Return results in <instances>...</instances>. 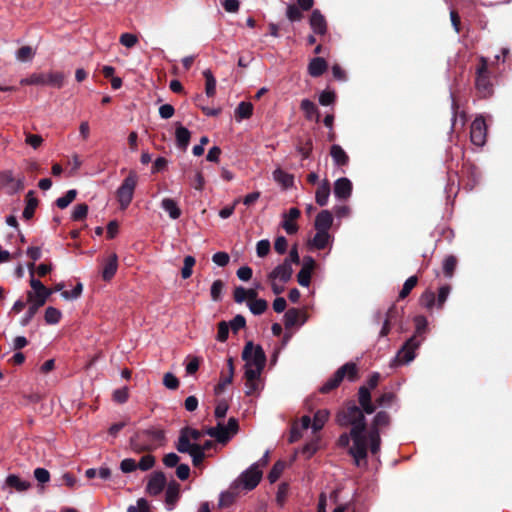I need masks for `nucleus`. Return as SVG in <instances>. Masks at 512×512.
<instances>
[{
  "label": "nucleus",
  "instance_id": "46",
  "mask_svg": "<svg viewBox=\"0 0 512 512\" xmlns=\"http://www.w3.org/2000/svg\"><path fill=\"white\" fill-rule=\"evenodd\" d=\"M420 304L427 308L432 309L435 305L437 306L435 293L431 290H426L419 299Z\"/></svg>",
  "mask_w": 512,
  "mask_h": 512
},
{
  "label": "nucleus",
  "instance_id": "2",
  "mask_svg": "<svg viewBox=\"0 0 512 512\" xmlns=\"http://www.w3.org/2000/svg\"><path fill=\"white\" fill-rule=\"evenodd\" d=\"M166 437L163 429L150 427L138 430L130 438V447L136 453L151 452L165 444Z\"/></svg>",
  "mask_w": 512,
  "mask_h": 512
},
{
  "label": "nucleus",
  "instance_id": "28",
  "mask_svg": "<svg viewBox=\"0 0 512 512\" xmlns=\"http://www.w3.org/2000/svg\"><path fill=\"white\" fill-rule=\"evenodd\" d=\"M205 433L212 438H215L217 442L225 444L229 441V435L224 430V424L219 422L215 427H209L205 430Z\"/></svg>",
  "mask_w": 512,
  "mask_h": 512
},
{
  "label": "nucleus",
  "instance_id": "9",
  "mask_svg": "<svg viewBox=\"0 0 512 512\" xmlns=\"http://www.w3.org/2000/svg\"><path fill=\"white\" fill-rule=\"evenodd\" d=\"M422 339H416L411 336L397 352L393 363L394 365L408 364L415 358V351L419 348Z\"/></svg>",
  "mask_w": 512,
  "mask_h": 512
},
{
  "label": "nucleus",
  "instance_id": "44",
  "mask_svg": "<svg viewBox=\"0 0 512 512\" xmlns=\"http://www.w3.org/2000/svg\"><path fill=\"white\" fill-rule=\"evenodd\" d=\"M418 283V278L417 276H411L409 277L403 284V287L401 289V291L399 292V295H398V300H403L405 299L409 294L410 292L412 291V289L417 285Z\"/></svg>",
  "mask_w": 512,
  "mask_h": 512
},
{
  "label": "nucleus",
  "instance_id": "58",
  "mask_svg": "<svg viewBox=\"0 0 512 512\" xmlns=\"http://www.w3.org/2000/svg\"><path fill=\"white\" fill-rule=\"evenodd\" d=\"M286 16L291 22L300 21L303 18L302 12L295 4L288 5Z\"/></svg>",
  "mask_w": 512,
  "mask_h": 512
},
{
  "label": "nucleus",
  "instance_id": "63",
  "mask_svg": "<svg viewBox=\"0 0 512 512\" xmlns=\"http://www.w3.org/2000/svg\"><path fill=\"white\" fill-rule=\"evenodd\" d=\"M34 52L30 46H22L17 51V59L23 62L33 58Z\"/></svg>",
  "mask_w": 512,
  "mask_h": 512
},
{
  "label": "nucleus",
  "instance_id": "5",
  "mask_svg": "<svg viewBox=\"0 0 512 512\" xmlns=\"http://www.w3.org/2000/svg\"><path fill=\"white\" fill-rule=\"evenodd\" d=\"M345 377L349 381H355L358 378V368L355 363L347 362L339 367L335 373L320 387L319 391L322 394L330 393L339 387Z\"/></svg>",
  "mask_w": 512,
  "mask_h": 512
},
{
  "label": "nucleus",
  "instance_id": "47",
  "mask_svg": "<svg viewBox=\"0 0 512 512\" xmlns=\"http://www.w3.org/2000/svg\"><path fill=\"white\" fill-rule=\"evenodd\" d=\"M285 466H286L285 462H283L281 460L277 461L273 465V467L271 468V470L268 474V480L270 483H274L280 478L281 474L283 473V471L285 469Z\"/></svg>",
  "mask_w": 512,
  "mask_h": 512
},
{
  "label": "nucleus",
  "instance_id": "48",
  "mask_svg": "<svg viewBox=\"0 0 512 512\" xmlns=\"http://www.w3.org/2000/svg\"><path fill=\"white\" fill-rule=\"evenodd\" d=\"M456 266L457 258L453 255L447 256L443 262V272L445 276L451 278L454 274Z\"/></svg>",
  "mask_w": 512,
  "mask_h": 512
},
{
  "label": "nucleus",
  "instance_id": "13",
  "mask_svg": "<svg viewBox=\"0 0 512 512\" xmlns=\"http://www.w3.org/2000/svg\"><path fill=\"white\" fill-rule=\"evenodd\" d=\"M167 485V479L162 471H155L150 475L146 492L151 496L159 495Z\"/></svg>",
  "mask_w": 512,
  "mask_h": 512
},
{
  "label": "nucleus",
  "instance_id": "30",
  "mask_svg": "<svg viewBox=\"0 0 512 512\" xmlns=\"http://www.w3.org/2000/svg\"><path fill=\"white\" fill-rule=\"evenodd\" d=\"M330 195V183L325 179L317 188L315 193V200L319 206H325L328 202Z\"/></svg>",
  "mask_w": 512,
  "mask_h": 512
},
{
  "label": "nucleus",
  "instance_id": "35",
  "mask_svg": "<svg viewBox=\"0 0 512 512\" xmlns=\"http://www.w3.org/2000/svg\"><path fill=\"white\" fill-rule=\"evenodd\" d=\"M253 114V104L251 102L242 101L235 109V119L241 121L249 119Z\"/></svg>",
  "mask_w": 512,
  "mask_h": 512
},
{
  "label": "nucleus",
  "instance_id": "29",
  "mask_svg": "<svg viewBox=\"0 0 512 512\" xmlns=\"http://www.w3.org/2000/svg\"><path fill=\"white\" fill-rule=\"evenodd\" d=\"M330 155L337 166H345L349 162L347 153L338 144H333L331 146Z\"/></svg>",
  "mask_w": 512,
  "mask_h": 512
},
{
  "label": "nucleus",
  "instance_id": "18",
  "mask_svg": "<svg viewBox=\"0 0 512 512\" xmlns=\"http://www.w3.org/2000/svg\"><path fill=\"white\" fill-rule=\"evenodd\" d=\"M309 24L315 34L321 36L326 34L327 22L325 17L318 9L313 10V12L311 13Z\"/></svg>",
  "mask_w": 512,
  "mask_h": 512
},
{
  "label": "nucleus",
  "instance_id": "49",
  "mask_svg": "<svg viewBox=\"0 0 512 512\" xmlns=\"http://www.w3.org/2000/svg\"><path fill=\"white\" fill-rule=\"evenodd\" d=\"M195 263H196V260L193 256H191V255L185 256L184 261H183L184 265L181 270V276L183 279H188L189 277H191Z\"/></svg>",
  "mask_w": 512,
  "mask_h": 512
},
{
  "label": "nucleus",
  "instance_id": "38",
  "mask_svg": "<svg viewBox=\"0 0 512 512\" xmlns=\"http://www.w3.org/2000/svg\"><path fill=\"white\" fill-rule=\"evenodd\" d=\"M64 78L62 72H50L46 74V85L61 88L64 85Z\"/></svg>",
  "mask_w": 512,
  "mask_h": 512
},
{
  "label": "nucleus",
  "instance_id": "50",
  "mask_svg": "<svg viewBox=\"0 0 512 512\" xmlns=\"http://www.w3.org/2000/svg\"><path fill=\"white\" fill-rule=\"evenodd\" d=\"M22 85H46V74L33 73L28 78L21 80Z\"/></svg>",
  "mask_w": 512,
  "mask_h": 512
},
{
  "label": "nucleus",
  "instance_id": "56",
  "mask_svg": "<svg viewBox=\"0 0 512 512\" xmlns=\"http://www.w3.org/2000/svg\"><path fill=\"white\" fill-rule=\"evenodd\" d=\"M88 213V205L85 203L77 204L74 207L71 218L74 221H81L86 218Z\"/></svg>",
  "mask_w": 512,
  "mask_h": 512
},
{
  "label": "nucleus",
  "instance_id": "55",
  "mask_svg": "<svg viewBox=\"0 0 512 512\" xmlns=\"http://www.w3.org/2000/svg\"><path fill=\"white\" fill-rule=\"evenodd\" d=\"M400 318L401 311L396 307L395 304H393L386 312L385 321L393 325H396L400 321Z\"/></svg>",
  "mask_w": 512,
  "mask_h": 512
},
{
  "label": "nucleus",
  "instance_id": "25",
  "mask_svg": "<svg viewBox=\"0 0 512 512\" xmlns=\"http://www.w3.org/2000/svg\"><path fill=\"white\" fill-rule=\"evenodd\" d=\"M300 109L304 112L307 120H315L316 122H319L320 113L314 102L309 99H303L300 104Z\"/></svg>",
  "mask_w": 512,
  "mask_h": 512
},
{
  "label": "nucleus",
  "instance_id": "61",
  "mask_svg": "<svg viewBox=\"0 0 512 512\" xmlns=\"http://www.w3.org/2000/svg\"><path fill=\"white\" fill-rule=\"evenodd\" d=\"M155 465V457L151 454L141 457L137 467L142 471L150 470Z\"/></svg>",
  "mask_w": 512,
  "mask_h": 512
},
{
  "label": "nucleus",
  "instance_id": "34",
  "mask_svg": "<svg viewBox=\"0 0 512 512\" xmlns=\"http://www.w3.org/2000/svg\"><path fill=\"white\" fill-rule=\"evenodd\" d=\"M330 240V234L327 231H317L315 236L309 240V245L322 250L325 249Z\"/></svg>",
  "mask_w": 512,
  "mask_h": 512
},
{
  "label": "nucleus",
  "instance_id": "51",
  "mask_svg": "<svg viewBox=\"0 0 512 512\" xmlns=\"http://www.w3.org/2000/svg\"><path fill=\"white\" fill-rule=\"evenodd\" d=\"M264 368L254 367L249 364H245V379L248 382L257 381Z\"/></svg>",
  "mask_w": 512,
  "mask_h": 512
},
{
  "label": "nucleus",
  "instance_id": "15",
  "mask_svg": "<svg viewBox=\"0 0 512 512\" xmlns=\"http://www.w3.org/2000/svg\"><path fill=\"white\" fill-rule=\"evenodd\" d=\"M293 274L292 265L289 264V260H284L283 263L276 266L269 274V281L280 280L282 283H287L291 280Z\"/></svg>",
  "mask_w": 512,
  "mask_h": 512
},
{
  "label": "nucleus",
  "instance_id": "45",
  "mask_svg": "<svg viewBox=\"0 0 512 512\" xmlns=\"http://www.w3.org/2000/svg\"><path fill=\"white\" fill-rule=\"evenodd\" d=\"M76 196L77 191L75 189L68 190L64 196L56 200L57 207L60 209L67 208L75 200Z\"/></svg>",
  "mask_w": 512,
  "mask_h": 512
},
{
  "label": "nucleus",
  "instance_id": "17",
  "mask_svg": "<svg viewBox=\"0 0 512 512\" xmlns=\"http://www.w3.org/2000/svg\"><path fill=\"white\" fill-rule=\"evenodd\" d=\"M352 188V182L348 178H339L334 183V195L340 200H347L352 194Z\"/></svg>",
  "mask_w": 512,
  "mask_h": 512
},
{
  "label": "nucleus",
  "instance_id": "27",
  "mask_svg": "<svg viewBox=\"0 0 512 512\" xmlns=\"http://www.w3.org/2000/svg\"><path fill=\"white\" fill-rule=\"evenodd\" d=\"M30 486V482L22 480L15 474H10L6 477L3 488L9 487L15 489L18 492H23L28 490Z\"/></svg>",
  "mask_w": 512,
  "mask_h": 512
},
{
  "label": "nucleus",
  "instance_id": "64",
  "mask_svg": "<svg viewBox=\"0 0 512 512\" xmlns=\"http://www.w3.org/2000/svg\"><path fill=\"white\" fill-rule=\"evenodd\" d=\"M336 100V94L334 91H323L319 96V103L322 106L332 105Z\"/></svg>",
  "mask_w": 512,
  "mask_h": 512
},
{
  "label": "nucleus",
  "instance_id": "37",
  "mask_svg": "<svg viewBox=\"0 0 512 512\" xmlns=\"http://www.w3.org/2000/svg\"><path fill=\"white\" fill-rule=\"evenodd\" d=\"M273 178L276 182L280 183L284 188H289L294 183L293 175L278 168L273 172Z\"/></svg>",
  "mask_w": 512,
  "mask_h": 512
},
{
  "label": "nucleus",
  "instance_id": "57",
  "mask_svg": "<svg viewBox=\"0 0 512 512\" xmlns=\"http://www.w3.org/2000/svg\"><path fill=\"white\" fill-rule=\"evenodd\" d=\"M396 399L393 392H385L376 398V404L381 407H390Z\"/></svg>",
  "mask_w": 512,
  "mask_h": 512
},
{
  "label": "nucleus",
  "instance_id": "31",
  "mask_svg": "<svg viewBox=\"0 0 512 512\" xmlns=\"http://www.w3.org/2000/svg\"><path fill=\"white\" fill-rule=\"evenodd\" d=\"M296 150L301 154L303 159H308L311 156L313 150V141L311 137L303 139L302 137L297 138Z\"/></svg>",
  "mask_w": 512,
  "mask_h": 512
},
{
  "label": "nucleus",
  "instance_id": "59",
  "mask_svg": "<svg viewBox=\"0 0 512 512\" xmlns=\"http://www.w3.org/2000/svg\"><path fill=\"white\" fill-rule=\"evenodd\" d=\"M451 291L450 285H443L439 288L438 296H437V308L442 309L445 301L447 300L449 293Z\"/></svg>",
  "mask_w": 512,
  "mask_h": 512
},
{
  "label": "nucleus",
  "instance_id": "8",
  "mask_svg": "<svg viewBox=\"0 0 512 512\" xmlns=\"http://www.w3.org/2000/svg\"><path fill=\"white\" fill-rule=\"evenodd\" d=\"M242 359L245 364L254 367L264 368L266 365V354L260 345H254L252 341H248L242 351Z\"/></svg>",
  "mask_w": 512,
  "mask_h": 512
},
{
  "label": "nucleus",
  "instance_id": "23",
  "mask_svg": "<svg viewBox=\"0 0 512 512\" xmlns=\"http://www.w3.org/2000/svg\"><path fill=\"white\" fill-rule=\"evenodd\" d=\"M118 269V257L115 253L111 254L105 261L101 276L104 281H110Z\"/></svg>",
  "mask_w": 512,
  "mask_h": 512
},
{
  "label": "nucleus",
  "instance_id": "60",
  "mask_svg": "<svg viewBox=\"0 0 512 512\" xmlns=\"http://www.w3.org/2000/svg\"><path fill=\"white\" fill-rule=\"evenodd\" d=\"M163 384L168 389L176 390L179 387L180 383L178 378L174 374L167 372L164 374Z\"/></svg>",
  "mask_w": 512,
  "mask_h": 512
},
{
  "label": "nucleus",
  "instance_id": "7",
  "mask_svg": "<svg viewBox=\"0 0 512 512\" xmlns=\"http://www.w3.org/2000/svg\"><path fill=\"white\" fill-rule=\"evenodd\" d=\"M138 181V174L134 170H130L128 176L123 180L122 184L116 191L117 200L120 209L125 210L133 199L134 191Z\"/></svg>",
  "mask_w": 512,
  "mask_h": 512
},
{
  "label": "nucleus",
  "instance_id": "62",
  "mask_svg": "<svg viewBox=\"0 0 512 512\" xmlns=\"http://www.w3.org/2000/svg\"><path fill=\"white\" fill-rule=\"evenodd\" d=\"M119 42L127 48H132L137 44L138 38L135 34L123 33L120 36Z\"/></svg>",
  "mask_w": 512,
  "mask_h": 512
},
{
  "label": "nucleus",
  "instance_id": "1",
  "mask_svg": "<svg viewBox=\"0 0 512 512\" xmlns=\"http://www.w3.org/2000/svg\"><path fill=\"white\" fill-rule=\"evenodd\" d=\"M28 268L31 274L30 286L32 291L27 292V302L30 306L21 319L22 326H27L31 322L39 308L46 303L48 297L52 294V290L46 288L40 280L34 278V263L28 264Z\"/></svg>",
  "mask_w": 512,
  "mask_h": 512
},
{
  "label": "nucleus",
  "instance_id": "39",
  "mask_svg": "<svg viewBox=\"0 0 512 512\" xmlns=\"http://www.w3.org/2000/svg\"><path fill=\"white\" fill-rule=\"evenodd\" d=\"M247 305H248L251 313L254 315H261L268 308V303L265 299H257L254 301H248Z\"/></svg>",
  "mask_w": 512,
  "mask_h": 512
},
{
  "label": "nucleus",
  "instance_id": "6",
  "mask_svg": "<svg viewBox=\"0 0 512 512\" xmlns=\"http://www.w3.org/2000/svg\"><path fill=\"white\" fill-rule=\"evenodd\" d=\"M475 88L480 98L486 99L493 94L487 58L480 56L475 71Z\"/></svg>",
  "mask_w": 512,
  "mask_h": 512
},
{
  "label": "nucleus",
  "instance_id": "33",
  "mask_svg": "<svg viewBox=\"0 0 512 512\" xmlns=\"http://www.w3.org/2000/svg\"><path fill=\"white\" fill-rule=\"evenodd\" d=\"M330 412L327 409H320L316 411L313 417L312 429L314 433L322 430L325 423L328 421Z\"/></svg>",
  "mask_w": 512,
  "mask_h": 512
},
{
  "label": "nucleus",
  "instance_id": "22",
  "mask_svg": "<svg viewBox=\"0 0 512 512\" xmlns=\"http://www.w3.org/2000/svg\"><path fill=\"white\" fill-rule=\"evenodd\" d=\"M333 224V216L329 210H322L315 218L314 227L317 231H329Z\"/></svg>",
  "mask_w": 512,
  "mask_h": 512
},
{
  "label": "nucleus",
  "instance_id": "12",
  "mask_svg": "<svg viewBox=\"0 0 512 512\" xmlns=\"http://www.w3.org/2000/svg\"><path fill=\"white\" fill-rule=\"evenodd\" d=\"M487 126L482 116L476 117L471 124L470 139L476 146H483L486 143Z\"/></svg>",
  "mask_w": 512,
  "mask_h": 512
},
{
  "label": "nucleus",
  "instance_id": "43",
  "mask_svg": "<svg viewBox=\"0 0 512 512\" xmlns=\"http://www.w3.org/2000/svg\"><path fill=\"white\" fill-rule=\"evenodd\" d=\"M320 437L316 436L310 442L306 443L302 448V454L307 458H311L319 450Z\"/></svg>",
  "mask_w": 512,
  "mask_h": 512
},
{
  "label": "nucleus",
  "instance_id": "53",
  "mask_svg": "<svg viewBox=\"0 0 512 512\" xmlns=\"http://www.w3.org/2000/svg\"><path fill=\"white\" fill-rule=\"evenodd\" d=\"M44 318L48 324H57L61 319V312L57 308L50 306L46 308Z\"/></svg>",
  "mask_w": 512,
  "mask_h": 512
},
{
  "label": "nucleus",
  "instance_id": "40",
  "mask_svg": "<svg viewBox=\"0 0 512 512\" xmlns=\"http://www.w3.org/2000/svg\"><path fill=\"white\" fill-rule=\"evenodd\" d=\"M414 324L415 333L413 336H416V339H418L419 337H422L426 333L428 321L425 316L418 315L414 318Z\"/></svg>",
  "mask_w": 512,
  "mask_h": 512
},
{
  "label": "nucleus",
  "instance_id": "16",
  "mask_svg": "<svg viewBox=\"0 0 512 512\" xmlns=\"http://www.w3.org/2000/svg\"><path fill=\"white\" fill-rule=\"evenodd\" d=\"M300 215L301 212L296 207L290 208L287 213L283 214V221L281 223V226L286 231L287 234L293 235L298 231L299 227L295 223V221L300 217Z\"/></svg>",
  "mask_w": 512,
  "mask_h": 512
},
{
  "label": "nucleus",
  "instance_id": "36",
  "mask_svg": "<svg viewBox=\"0 0 512 512\" xmlns=\"http://www.w3.org/2000/svg\"><path fill=\"white\" fill-rule=\"evenodd\" d=\"M161 207L169 214L170 218L176 220L181 216V209L172 198H164Z\"/></svg>",
  "mask_w": 512,
  "mask_h": 512
},
{
  "label": "nucleus",
  "instance_id": "32",
  "mask_svg": "<svg viewBox=\"0 0 512 512\" xmlns=\"http://www.w3.org/2000/svg\"><path fill=\"white\" fill-rule=\"evenodd\" d=\"M37 205L38 200L34 197V191L31 190L26 195V206L22 214L25 220H30L34 216Z\"/></svg>",
  "mask_w": 512,
  "mask_h": 512
},
{
  "label": "nucleus",
  "instance_id": "21",
  "mask_svg": "<svg viewBox=\"0 0 512 512\" xmlns=\"http://www.w3.org/2000/svg\"><path fill=\"white\" fill-rule=\"evenodd\" d=\"M328 69L327 61L322 57L313 58L308 64V73L311 77L322 76Z\"/></svg>",
  "mask_w": 512,
  "mask_h": 512
},
{
  "label": "nucleus",
  "instance_id": "20",
  "mask_svg": "<svg viewBox=\"0 0 512 512\" xmlns=\"http://www.w3.org/2000/svg\"><path fill=\"white\" fill-rule=\"evenodd\" d=\"M166 486L165 502L169 510H172L180 498V484L175 480H171Z\"/></svg>",
  "mask_w": 512,
  "mask_h": 512
},
{
  "label": "nucleus",
  "instance_id": "24",
  "mask_svg": "<svg viewBox=\"0 0 512 512\" xmlns=\"http://www.w3.org/2000/svg\"><path fill=\"white\" fill-rule=\"evenodd\" d=\"M300 318H302L301 324H304L307 320V315L305 313H302L297 308L288 309L284 315L285 327L287 329L293 327L294 325H296L298 323Z\"/></svg>",
  "mask_w": 512,
  "mask_h": 512
},
{
  "label": "nucleus",
  "instance_id": "4",
  "mask_svg": "<svg viewBox=\"0 0 512 512\" xmlns=\"http://www.w3.org/2000/svg\"><path fill=\"white\" fill-rule=\"evenodd\" d=\"M367 429L362 427L351 428L353 445L349 447L348 454L353 458L356 466H366L368 457V438L364 434Z\"/></svg>",
  "mask_w": 512,
  "mask_h": 512
},
{
  "label": "nucleus",
  "instance_id": "26",
  "mask_svg": "<svg viewBox=\"0 0 512 512\" xmlns=\"http://www.w3.org/2000/svg\"><path fill=\"white\" fill-rule=\"evenodd\" d=\"M175 137L177 147L182 151H186L191 138L190 131L181 124H178L176 126Z\"/></svg>",
  "mask_w": 512,
  "mask_h": 512
},
{
  "label": "nucleus",
  "instance_id": "10",
  "mask_svg": "<svg viewBox=\"0 0 512 512\" xmlns=\"http://www.w3.org/2000/svg\"><path fill=\"white\" fill-rule=\"evenodd\" d=\"M176 449L180 453H188L192 457V463L199 467L205 459V453L201 451L200 444L191 443L186 438H178Z\"/></svg>",
  "mask_w": 512,
  "mask_h": 512
},
{
  "label": "nucleus",
  "instance_id": "41",
  "mask_svg": "<svg viewBox=\"0 0 512 512\" xmlns=\"http://www.w3.org/2000/svg\"><path fill=\"white\" fill-rule=\"evenodd\" d=\"M368 444L372 454H377L381 447V435L378 432H367Z\"/></svg>",
  "mask_w": 512,
  "mask_h": 512
},
{
  "label": "nucleus",
  "instance_id": "54",
  "mask_svg": "<svg viewBox=\"0 0 512 512\" xmlns=\"http://www.w3.org/2000/svg\"><path fill=\"white\" fill-rule=\"evenodd\" d=\"M182 437L186 438L189 441L190 439L198 441L202 437V433L197 429L186 426L180 430L179 438Z\"/></svg>",
  "mask_w": 512,
  "mask_h": 512
},
{
  "label": "nucleus",
  "instance_id": "42",
  "mask_svg": "<svg viewBox=\"0 0 512 512\" xmlns=\"http://www.w3.org/2000/svg\"><path fill=\"white\" fill-rule=\"evenodd\" d=\"M203 75L206 80L205 92L208 97H213L216 93V79L210 70H205Z\"/></svg>",
  "mask_w": 512,
  "mask_h": 512
},
{
  "label": "nucleus",
  "instance_id": "11",
  "mask_svg": "<svg viewBox=\"0 0 512 512\" xmlns=\"http://www.w3.org/2000/svg\"><path fill=\"white\" fill-rule=\"evenodd\" d=\"M262 475V471L259 469V464L255 463L239 476L236 485H241L245 490L251 491L259 484L262 479Z\"/></svg>",
  "mask_w": 512,
  "mask_h": 512
},
{
  "label": "nucleus",
  "instance_id": "3",
  "mask_svg": "<svg viewBox=\"0 0 512 512\" xmlns=\"http://www.w3.org/2000/svg\"><path fill=\"white\" fill-rule=\"evenodd\" d=\"M336 423L341 427L367 429V423L362 409L353 401L347 402L342 408L338 410L335 417Z\"/></svg>",
  "mask_w": 512,
  "mask_h": 512
},
{
  "label": "nucleus",
  "instance_id": "19",
  "mask_svg": "<svg viewBox=\"0 0 512 512\" xmlns=\"http://www.w3.org/2000/svg\"><path fill=\"white\" fill-rule=\"evenodd\" d=\"M390 423H391V417H390L389 413L386 411H379L374 416L367 432L376 431L379 433V435H381V430L383 428L388 427L390 425Z\"/></svg>",
  "mask_w": 512,
  "mask_h": 512
},
{
  "label": "nucleus",
  "instance_id": "14",
  "mask_svg": "<svg viewBox=\"0 0 512 512\" xmlns=\"http://www.w3.org/2000/svg\"><path fill=\"white\" fill-rule=\"evenodd\" d=\"M316 261L311 256H305L302 268L297 274V281L302 287H308L311 283L312 272L316 267Z\"/></svg>",
  "mask_w": 512,
  "mask_h": 512
},
{
  "label": "nucleus",
  "instance_id": "52",
  "mask_svg": "<svg viewBox=\"0 0 512 512\" xmlns=\"http://www.w3.org/2000/svg\"><path fill=\"white\" fill-rule=\"evenodd\" d=\"M224 289V282L220 279L215 280L210 289V295L213 301L218 302L222 299V291Z\"/></svg>",
  "mask_w": 512,
  "mask_h": 512
}]
</instances>
